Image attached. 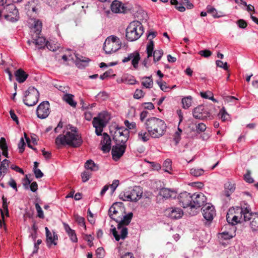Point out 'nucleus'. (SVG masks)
<instances>
[{
  "label": "nucleus",
  "mask_w": 258,
  "mask_h": 258,
  "mask_svg": "<svg viewBox=\"0 0 258 258\" xmlns=\"http://www.w3.org/2000/svg\"><path fill=\"white\" fill-rule=\"evenodd\" d=\"M130 9L117 1H113L111 5V10L115 13H126Z\"/></svg>",
  "instance_id": "nucleus-19"
},
{
  "label": "nucleus",
  "mask_w": 258,
  "mask_h": 258,
  "mask_svg": "<svg viewBox=\"0 0 258 258\" xmlns=\"http://www.w3.org/2000/svg\"><path fill=\"white\" fill-rule=\"evenodd\" d=\"M102 140L101 141V150L104 153H108L111 150V139L107 133L102 134Z\"/></svg>",
  "instance_id": "nucleus-20"
},
{
  "label": "nucleus",
  "mask_w": 258,
  "mask_h": 258,
  "mask_svg": "<svg viewBox=\"0 0 258 258\" xmlns=\"http://www.w3.org/2000/svg\"><path fill=\"white\" fill-rule=\"evenodd\" d=\"M85 167L86 169L91 171H96L98 170V166L91 160L87 161L85 164Z\"/></svg>",
  "instance_id": "nucleus-31"
},
{
  "label": "nucleus",
  "mask_w": 258,
  "mask_h": 258,
  "mask_svg": "<svg viewBox=\"0 0 258 258\" xmlns=\"http://www.w3.org/2000/svg\"><path fill=\"white\" fill-rule=\"evenodd\" d=\"M154 43L153 40L151 39L150 40V41L149 43L147 44V53L148 55V58L152 56V54L154 52Z\"/></svg>",
  "instance_id": "nucleus-35"
},
{
  "label": "nucleus",
  "mask_w": 258,
  "mask_h": 258,
  "mask_svg": "<svg viewBox=\"0 0 258 258\" xmlns=\"http://www.w3.org/2000/svg\"><path fill=\"white\" fill-rule=\"evenodd\" d=\"M144 93L142 90L137 89L134 93V98L139 99L144 97Z\"/></svg>",
  "instance_id": "nucleus-51"
},
{
  "label": "nucleus",
  "mask_w": 258,
  "mask_h": 258,
  "mask_svg": "<svg viewBox=\"0 0 258 258\" xmlns=\"http://www.w3.org/2000/svg\"><path fill=\"white\" fill-rule=\"evenodd\" d=\"M8 183L10 187L16 191H18L17 183L14 179L11 178Z\"/></svg>",
  "instance_id": "nucleus-62"
},
{
  "label": "nucleus",
  "mask_w": 258,
  "mask_h": 258,
  "mask_svg": "<svg viewBox=\"0 0 258 258\" xmlns=\"http://www.w3.org/2000/svg\"><path fill=\"white\" fill-rule=\"evenodd\" d=\"M6 10L15 17H17L19 14L18 10L14 4L7 5Z\"/></svg>",
  "instance_id": "nucleus-34"
},
{
  "label": "nucleus",
  "mask_w": 258,
  "mask_h": 258,
  "mask_svg": "<svg viewBox=\"0 0 258 258\" xmlns=\"http://www.w3.org/2000/svg\"><path fill=\"white\" fill-rule=\"evenodd\" d=\"M237 24L240 28L244 29L247 26L246 22L243 19H240L237 21Z\"/></svg>",
  "instance_id": "nucleus-58"
},
{
  "label": "nucleus",
  "mask_w": 258,
  "mask_h": 258,
  "mask_svg": "<svg viewBox=\"0 0 258 258\" xmlns=\"http://www.w3.org/2000/svg\"><path fill=\"white\" fill-rule=\"evenodd\" d=\"M9 166V161L7 159L3 160L0 166V176L2 174V170L7 169Z\"/></svg>",
  "instance_id": "nucleus-52"
},
{
  "label": "nucleus",
  "mask_w": 258,
  "mask_h": 258,
  "mask_svg": "<svg viewBox=\"0 0 258 258\" xmlns=\"http://www.w3.org/2000/svg\"><path fill=\"white\" fill-rule=\"evenodd\" d=\"M142 85L146 88H152L153 85V81L152 76L144 77L142 78Z\"/></svg>",
  "instance_id": "nucleus-30"
},
{
  "label": "nucleus",
  "mask_w": 258,
  "mask_h": 258,
  "mask_svg": "<svg viewBox=\"0 0 258 258\" xmlns=\"http://www.w3.org/2000/svg\"><path fill=\"white\" fill-rule=\"evenodd\" d=\"M156 83L159 86L160 89L164 92H166L167 89L169 88V87L167 86L166 83L164 82H162L161 80H157Z\"/></svg>",
  "instance_id": "nucleus-43"
},
{
  "label": "nucleus",
  "mask_w": 258,
  "mask_h": 258,
  "mask_svg": "<svg viewBox=\"0 0 258 258\" xmlns=\"http://www.w3.org/2000/svg\"><path fill=\"white\" fill-rule=\"evenodd\" d=\"M159 195L163 198L168 199V198H175L176 196V192L175 190L163 188L159 190Z\"/></svg>",
  "instance_id": "nucleus-24"
},
{
  "label": "nucleus",
  "mask_w": 258,
  "mask_h": 258,
  "mask_svg": "<svg viewBox=\"0 0 258 258\" xmlns=\"http://www.w3.org/2000/svg\"><path fill=\"white\" fill-rule=\"evenodd\" d=\"M31 182V180H30L29 179H28V176L26 175V178L24 179L23 183V186L24 187V188L25 189H29V185L30 184Z\"/></svg>",
  "instance_id": "nucleus-56"
},
{
  "label": "nucleus",
  "mask_w": 258,
  "mask_h": 258,
  "mask_svg": "<svg viewBox=\"0 0 258 258\" xmlns=\"http://www.w3.org/2000/svg\"><path fill=\"white\" fill-rule=\"evenodd\" d=\"M129 135V131H125L124 135L122 136H120V134L114 133L113 140L115 144L126 145L125 144L128 139Z\"/></svg>",
  "instance_id": "nucleus-21"
},
{
  "label": "nucleus",
  "mask_w": 258,
  "mask_h": 258,
  "mask_svg": "<svg viewBox=\"0 0 258 258\" xmlns=\"http://www.w3.org/2000/svg\"><path fill=\"white\" fill-rule=\"evenodd\" d=\"M96 255L98 258H103L105 255V251L102 247H99L96 250Z\"/></svg>",
  "instance_id": "nucleus-50"
},
{
  "label": "nucleus",
  "mask_w": 258,
  "mask_h": 258,
  "mask_svg": "<svg viewBox=\"0 0 258 258\" xmlns=\"http://www.w3.org/2000/svg\"><path fill=\"white\" fill-rule=\"evenodd\" d=\"M3 200V208L2 210L4 212L6 213V215L9 216V210H8V203L7 202V199L4 196L2 197Z\"/></svg>",
  "instance_id": "nucleus-39"
},
{
  "label": "nucleus",
  "mask_w": 258,
  "mask_h": 258,
  "mask_svg": "<svg viewBox=\"0 0 258 258\" xmlns=\"http://www.w3.org/2000/svg\"><path fill=\"white\" fill-rule=\"evenodd\" d=\"M106 115H107L106 113H99L98 116L94 117L93 119L92 124L95 128L96 135L98 136L101 135L103 128L106 125L107 121L105 118Z\"/></svg>",
  "instance_id": "nucleus-7"
},
{
  "label": "nucleus",
  "mask_w": 258,
  "mask_h": 258,
  "mask_svg": "<svg viewBox=\"0 0 258 258\" xmlns=\"http://www.w3.org/2000/svg\"><path fill=\"white\" fill-rule=\"evenodd\" d=\"M244 180L245 182L251 183L253 182V179L250 176V171L248 170H246V173L244 175Z\"/></svg>",
  "instance_id": "nucleus-44"
},
{
  "label": "nucleus",
  "mask_w": 258,
  "mask_h": 258,
  "mask_svg": "<svg viewBox=\"0 0 258 258\" xmlns=\"http://www.w3.org/2000/svg\"><path fill=\"white\" fill-rule=\"evenodd\" d=\"M91 177V173L88 171H84L81 174V178L83 182H86L89 180Z\"/></svg>",
  "instance_id": "nucleus-47"
},
{
  "label": "nucleus",
  "mask_w": 258,
  "mask_h": 258,
  "mask_svg": "<svg viewBox=\"0 0 258 258\" xmlns=\"http://www.w3.org/2000/svg\"><path fill=\"white\" fill-rule=\"evenodd\" d=\"M63 226L66 232L67 233V234L70 237L71 240L73 242H77L78 239L74 230H72L68 224H66V223H63Z\"/></svg>",
  "instance_id": "nucleus-27"
},
{
  "label": "nucleus",
  "mask_w": 258,
  "mask_h": 258,
  "mask_svg": "<svg viewBox=\"0 0 258 258\" xmlns=\"http://www.w3.org/2000/svg\"><path fill=\"white\" fill-rule=\"evenodd\" d=\"M119 39L116 36L107 37L104 43L103 50L106 54H111L118 50L120 47Z\"/></svg>",
  "instance_id": "nucleus-5"
},
{
  "label": "nucleus",
  "mask_w": 258,
  "mask_h": 258,
  "mask_svg": "<svg viewBox=\"0 0 258 258\" xmlns=\"http://www.w3.org/2000/svg\"><path fill=\"white\" fill-rule=\"evenodd\" d=\"M113 73V71L111 69L106 71L103 75L100 76V79L101 80H104L105 79L110 76Z\"/></svg>",
  "instance_id": "nucleus-55"
},
{
  "label": "nucleus",
  "mask_w": 258,
  "mask_h": 258,
  "mask_svg": "<svg viewBox=\"0 0 258 258\" xmlns=\"http://www.w3.org/2000/svg\"><path fill=\"white\" fill-rule=\"evenodd\" d=\"M45 230L46 231L47 245L48 246H50V245L53 243L54 245H56V242H53L52 240L53 236L50 231L49 230L48 228L47 227H45Z\"/></svg>",
  "instance_id": "nucleus-32"
},
{
  "label": "nucleus",
  "mask_w": 258,
  "mask_h": 258,
  "mask_svg": "<svg viewBox=\"0 0 258 258\" xmlns=\"http://www.w3.org/2000/svg\"><path fill=\"white\" fill-rule=\"evenodd\" d=\"M74 218H75V221L81 226H83L84 227H86L84 218H82V217H80L78 215H75Z\"/></svg>",
  "instance_id": "nucleus-42"
},
{
  "label": "nucleus",
  "mask_w": 258,
  "mask_h": 258,
  "mask_svg": "<svg viewBox=\"0 0 258 258\" xmlns=\"http://www.w3.org/2000/svg\"><path fill=\"white\" fill-rule=\"evenodd\" d=\"M192 198L191 209H198L206 204L207 198L202 192H195L192 195Z\"/></svg>",
  "instance_id": "nucleus-11"
},
{
  "label": "nucleus",
  "mask_w": 258,
  "mask_h": 258,
  "mask_svg": "<svg viewBox=\"0 0 258 258\" xmlns=\"http://www.w3.org/2000/svg\"><path fill=\"white\" fill-rule=\"evenodd\" d=\"M199 54L202 56L207 58L211 55L212 52L209 50L205 49L200 51Z\"/></svg>",
  "instance_id": "nucleus-54"
},
{
  "label": "nucleus",
  "mask_w": 258,
  "mask_h": 258,
  "mask_svg": "<svg viewBox=\"0 0 258 258\" xmlns=\"http://www.w3.org/2000/svg\"><path fill=\"white\" fill-rule=\"evenodd\" d=\"M168 216L172 219L181 218L183 214V211L180 208H169L166 210Z\"/></svg>",
  "instance_id": "nucleus-22"
},
{
  "label": "nucleus",
  "mask_w": 258,
  "mask_h": 258,
  "mask_svg": "<svg viewBox=\"0 0 258 258\" xmlns=\"http://www.w3.org/2000/svg\"><path fill=\"white\" fill-rule=\"evenodd\" d=\"M16 81L19 83H24L28 78V75L22 69H19L15 73Z\"/></svg>",
  "instance_id": "nucleus-25"
},
{
  "label": "nucleus",
  "mask_w": 258,
  "mask_h": 258,
  "mask_svg": "<svg viewBox=\"0 0 258 258\" xmlns=\"http://www.w3.org/2000/svg\"><path fill=\"white\" fill-rule=\"evenodd\" d=\"M111 227L112 228L110 229V231L114 237L115 240L118 241L120 239H125L128 233L127 229L125 227V226H122L119 229H117L120 234L118 233L116 228L113 227V225H111Z\"/></svg>",
  "instance_id": "nucleus-17"
},
{
  "label": "nucleus",
  "mask_w": 258,
  "mask_h": 258,
  "mask_svg": "<svg viewBox=\"0 0 258 258\" xmlns=\"http://www.w3.org/2000/svg\"><path fill=\"white\" fill-rule=\"evenodd\" d=\"M133 216V213H128L126 215H124L121 217V219L119 220L117 225V229H119L122 225L124 226H126V225H128L130 223Z\"/></svg>",
  "instance_id": "nucleus-23"
},
{
  "label": "nucleus",
  "mask_w": 258,
  "mask_h": 258,
  "mask_svg": "<svg viewBox=\"0 0 258 258\" xmlns=\"http://www.w3.org/2000/svg\"><path fill=\"white\" fill-rule=\"evenodd\" d=\"M140 58L139 53L138 51H135L133 53L128 54L127 57H124L122 61V62L125 63L131 60L132 64L134 68L135 69H137Z\"/></svg>",
  "instance_id": "nucleus-18"
},
{
  "label": "nucleus",
  "mask_w": 258,
  "mask_h": 258,
  "mask_svg": "<svg viewBox=\"0 0 258 258\" xmlns=\"http://www.w3.org/2000/svg\"><path fill=\"white\" fill-rule=\"evenodd\" d=\"M206 129V126L205 124L203 123H199L196 126V130L198 133L203 132Z\"/></svg>",
  "instance_id": "nucleus-57"
},
{
  "label": "nucleus",
  "mask_w": 258,
  "mask_h": 258,
  "mask_svg": "<svg viewBox=\"0 0 258 258\" xmlns=\"http://www.w3.org/2000/svg\"><path fill=\"white\" fill-rule=\"evenodd\" d=\"M163 54V51L162 49L155 50L152 54L154 57V61L156 62L160 60Z\"/></svg>",
  "instance_id": "nucleus-36"
},
{
  "label": "nucleus",
  "mask_w": 258,
  "mask_h": 258,
  "mask_svg": "<svg viewBox=\"0 0 258 258\" xmlns=\"http://www.w3.org/2000/svg\"><path fill=\"white\" fill-rule=\"evenodd\" d=\"M76 65L79 69L84 68L88 65V63L90 61V59L89 58L79 55L78 54L76 55Z\"/></svg>",
  "instance_id": "nucleus-26"
},
{
  "label": "nucleus",
  "mask_w": 258,
  "mask_h": 258,
  "mask_svg": "<svg viewBox=\"0 0 258 258\" xmlns=\"http://www.w3.org/2000/svg\"><path fill=\"white\" fill-rule=\"evenodd\" d=\"M35 208L37 211V212L38 213L37 216L39 218H44V216L43 215V212L41 208L40 207V206L37 204H35Z\"/></svg>",
  "instance_id": "nucleus-48"
},
{
  "label": "nucleus",
  "mask_w": 258,
  "mask_h": 258,
  "mask_svg": "<svg viewBox=\"0 0 258 258\" xmlns=\"http://www.w3.org/2000/svg\"><path fill=\"white\" fill-rule=\"evenodd\" d=\"M0 148L2 150L8 149L6 141L4 138H2L0 140Z\"/></svg>",
  "instance_id": "nucleus-59"
},
{
  "label": "nucleus",
  "mask_w": 258,
  "mask_h": 258,
  "mask_svg": "<svg viewBox=\"0 0 258 258\" xmlns=\"http://www.w3.org/2000/svg\"><path fill=\"white\" fill-rule=\"evenodd\" d=\"M143 33V27L138 21L132 22L126 29V37L130 41L137 40Z\"/></svg>",
  "instance_id": "nucleus-3"
},
{
  "label": "nucleus",
  "mask_w": 258,
  "mask_h": 258,
  "mask_svg": "<svg viewBox=\"0 0 258 258\" xmlns=\"http://www.w3.org/2000/svg\"><path fill=\"white\" fill-rule=\"evenodd\" d=\"M216 65L217 67L222 68L225 71L228 70V66L226 62H223L221 60H217L216 61Z\"/></svg>",
  "instance_id": "nucleus-46"
},
{
  "label": "nucleus",
  "mask_w": 258,
  "mask_h": 258,
  "mask_svg": "<svg viewBox=\"0 0 258 258\" xmlns=\"http://www.w3.org/2000/svg\"><path fill=\"white\" fill-rule=\"evenodd\" d=\"M234 214V208H231L228 210L226 215V220L229 222V219L231 218Z\"/></svg>",
  "instance_id": "nucleus-63"
},
{
  "label": "nucleus",
  "mask_w": 258,
  "mask_h": 258,
  "mask_svg": "<svg viewBox=\"0 0 258 258\" xmlns=\"http://www.w3.org/2000/svg\"><path fill=\"white\" fill-rule=\"evenodd\" d=\"M37 117L41 119L46 118L50 113L49 103L44 101L38 106L36 110Z\"/></svg>",
  "instance_id": "nucleus-14"
},
{
  "label": "nucleus",
  "mask_w": 258,
  "mask_h": 258,
  "mask_svg": "<svg viewBox=\"0 0 258 258\" xmlns=\"http://www.w3.org/2000/svg\"><path fill=\"white\" fill-rule=\"evenodd\" d=\"M204 170L201 169H191L190 170V174L195 177H199L203 175Z\"/></svg>",
  "instance_id": "nucleus-40"
},
{
  "label": "nucleus",
  "mask_w": 258,
  "mask_h": 258,
  "mask_svg": "<svg viewBox=\"0 0 258 258\" xmlns=\"http://www.w3.org/2000/svg\"><path fill=\"white\" fill-rule=\"evenodd\" d=\"M192 115L196 119L204 120L210 117V113L206 107L199 105L193 110Z\"/></svg>",
  "instance_id": "nucleus-12"
},
{
  "label": "nucleus",
  "mask_w": 258,
  "mask_h": 258,
  "mask_svg": "<svg viewBox=\"0 0 258 258\" xmlns=\"http://www.w3.org/2000/svg\"><path fill=\"white\" fill-rule=\"evenodd\" d=\"M38 96L39 93L36 89L34 88L29 89L25 92V96L23 99V102L28 106H33L37 103Z\"/></svg>",
  "instance_id": "nucleus-8"
},
{
  "label": "nucleus",
  "mask_w": 258,
  "mask_h": 258,
  "mask_svg": "<svg viewBox=\"0 0 258 258\" xmlns=\"http://www.w3.org/2000/svg\"><path fill=\"white\" fill-rule=\"evenodd\" d=\"M203 217L208 221H211L216 214L215 209L211 204H205L202 208Z\"/></svg>",
  "instance_id": "nucleus-15"
},
{
  "label": "nucleus",
  "mask_w": 258,
  "mask_h": 258,
  "mask_svg": "<svg viewBox=\"0 0 258 258\" xmlns=\"http://www.w3.org/2000/svg\"><path fill=\"white\" fill-rule=\"evenodd\" d=\"M10 114L11 118L13 120V121H14L17 123V124H19V121L18 120V118L15 114L14 111L13 110H11L10 111Z\"/></svg>",
  "instance_id": "nucleus-61"
},
{
  "label": "nucleus",
  "mask_w": 258,
  "mask_h": 258,
  "mask_svg": "<svg viewBox=\"0 0 258 258\" xmlns=\"http://www.w3.org/2000/svg\"><path fill=\"white\" fill-rule=\"evenodd\" d=\"M172 162L170 159H166L163 163V167L165 172L169 173V171L172 170Z\"/></svg>",
  "instance_id": "nucleus-38"
},
{
  "label": "nucleus",
  "mask_w": 258,
  "mask_h": 258,
  "mask_svg": "<svg viewBox=\"0 0 258 258\" xmlns=\"http://www.w3.org/2000/svg\"><path fill=\"white\" fill-rule=\"evenodd\" d=\"M124 125L127 128V129L132 130L136 127V123L134 122L130 123L128 120H125L124 122Z\"/></svg>",
  "instance_id": "nucleus-60"
},
{
  "label": "nucleus",
  "mask_w": 258,
  "mask_h": 258,
  "mask_svg": "<svg viewBox=\"0 0 258 258\" xmlns=\"http://www.w3.org/2000/svg\"><path fill=\"white\" fill-rule=\"evenodd\" d=\"M123 210L122 203H114L108 210V216L116 222H118L121 219Z\"/></svg>",
  "instance_id": "nucleus-6"
},
{
  "label": "nucleus",
  "mask_w": 258,
  "mask_h": 258,
  "mask_svg": "<svg viewBox=\"0 0 258 258\" xmlns=\"http://www.w3.org/2000/svg\"><path fill=\"white\" fill-rule=\"evenodd\" d=\"M142 192L139 187H135L130 191H125L120 194V199L124 201H137L141 197Z\"/></svg>",
  "instance_id": "nucleus-9"
},
{
  "label": "nucleus",
  "mask_w": 258,
  "mask_h": 258,
  "mask_svg": "<svg viewBox=\"0 0 258 258\" xmlns=\"http://www.w3.org/2000/svg\"><path fill=\"white\" fill-rule=\"evenodd\" d=\"M246 212H250L249 210L246 209V208L243 210V209L242 208H239V207H237L235 209H234V215L235 216H238V219L241 221V220H244V214L246 213Z\"/></svg>",
  "instance_id": "nucleus-28"
},
{
  "label": "nucleus",
  "mask_w": 258,
  "mask_h": 258,
  "mask_svg": "<svg viewBox=\"0 0 258 258\" xmlns=\"http://www.w3.org/2000/svg\"><path fill=\"white\" fill-rule=\"evenodd\" d=\"M119 183V180H114L112 182V183L109 186L110 187L112 192H114L116 188L118 186Z\"/></svg>",
  "instance_id": "nucleus-64"
},
{
  "label": "nucleus",
  "mask_w": 258,
  "mask_h": 258,
  "mask_svg": "<svg viewBox=\"0 0 258 258\" xmlns=\"http://www.w3.org/2000/svg\"><path fill=\"white\" fill-rule=\"evenodd\" d=\"M42 30V23L39 20L34 21L31 33L33 41H32L36 45L38 46L39 49L44 48L46 42L45 39L40 37V35Z\"/></svg>",
  "instance_id": "nucleus-4"
},
{
  "label": "nucleus",
  "mask_w": 258,
  "mask_h": 258,
  "mask_svg": "<svg viewBox=\"0 0 258 258\" xmlns=\"http://www.w3.org/2000/svg\"><path fill=\"white\" fill-rule=\"evenodd\" d=\"M218 115L220 116V118L223 121L227 120L229 116L224 107L220 110Z\"/></svg>",
  "instance_id": "nucleus-41"
},
{
  "label": "nucleus",
  "mask_w": 258,
  "mask_h": 258,
  "mask_svg": "<svg viewBox=\"0 0 258 258\" xmlns=\"http://www.w3.org/2000/svg\"><path fill=\"white\" fill-rule=\"evenodd\" d=\"M83 143L81 136L78 133L67 132L64 135L58 136L55 139L57 146L68 145L73 148H78Z\"/></svg>",
  "instance_id": "nucleus-2"
},
{
  "label": "nucleus",
  "mask_w": 258,
  "mask_h": 258,
  "mask_svg": "<svg viewBox=\"0 0 258 258\" xmlns=\"http://www.w3.org/2000/svg\"><path fill=\"white\" fill-rule=\"evenodd\" d=\"M126 148V145L115 144L111 149L112 159L114 161L119 160L123 155Z\"/></svg>",
  "instance_id": "nucleus-16"
},
{
  "label": "nucleus",
  "mask_w": 258,
  "mask_h": 258,
  "mask_svg": "<svg viewBox=\"0 0 258 258\" xmlns=\"http://www.w3.org/2000/svg\"><path fill=\"white\" fill-rule=\"evenodd\" d=\"M25 145H26V144L24 142V140L23 138H22L20 140V141L19 144H18V148L19 149V152L20 153H22L24 151Z\"/></svg>",
  "instance_id": "nucleus-53"
},
{
  "label": "nucleus",
  "mask_w": 258,
  "mask_h": 258,
  "mask_svg": "<svg viewBox=\"0 0 258 258\" xmlns=\"http://www.w3.org/2000/svg\"><path fill=\"white\" fill-rule=\"evenodd\" d=\"M181 102L183 108L187 109L191 106L192 97L190 96L184 97L182 99Z\"/></svg>",
  "instance_id": "nucleus-33"
},
{
  "label": "nucleus",
  "mask_w": 258,
  "mask_h": 258,
  "mask_svg": "<svg viewBox=\"0 0 258 258\" xmlns=\"http://www.w3.org/2000/svg\"><path fill=\"white\" fill-rule=\"evenodd\" d=\"M74 95L71 94H66L62 99L63 100H64L66 102H67L68 104H69L71 106L73 107H76L77 103L74 101L73 98H74Z\"/></svg>",
  "instance_id": "nucleus-29"
},
{
  "label": "nucleus",
  "mask_w": 258,
  "mask_h": 258,
  "mask_svg": "<svg viewBox=\"0 0 258 258\" xmlns=\"http://www.w3.org/2000/svg\"><path fill=\"white\" fill-rule=\"evenodd\" d=\"M150 137V136L148 133H147L143 131H141L138 134L139 139L144 142L148 141L149 140Z\"/></svg>",
  "instance_id": "nucleus-37"
},
{
  "label": "nucleus",
  "mask_w": 258,
  "mask_h": 258,
  "mask_svg": "<svg viewBox=\"0 0 258 258\" xmlns=\"http://www.w3.org/2000/svg\"><path fill=\"white\" fill-rule=\"evenodd\" d=\"M249 226L252 231L258 230V213H245L244 221H249Z\"/></svg>",
  "instance_id": "nucleus-13"
},
{
  "label": "nucleus",
  "mask_w": 258,
  "mask_h": 258,
  "mask_svg": "<svg viewBox=\"0 0 258 258\" xmlns=\"http://www.w3.org/2000/svg\"><path fill=\"white\" fill-rule=\"evenodd\" d=\"M206 10L207 13L211 14L214 18H215V16L217 14V10L215 8L208 5L206 8Z\"/></svg>",
  "instance_id": "nucleus-49"
},
{
  "label": "nucleus",
  "mask_w": 258,
  "mask_h": 258,
  "mask_svg": "<svg viewBox=\"0 0 258 258\" xmlns=\"http://www.w3.org/2000/svg\"><path fill=\"white\" fill-rule=\"evenodd\" d=\"M177 199L178 204L182 206L183 208L189 207V209L192 210V195H190L189 192H187V191L180 192L177 197Z\"/></svg>",
  "instance_id": "nucleus-10"
},
{
  "label": "nucleus",
  "mask_w": 258,
  "mask_h": 258,
  "mask_svg": "<svg viewBox=\"0 0 258 258\" xmlns=\"http://www.w3.org/2000/svg\"><path fill=\"white\" fill-rule=\"evenodd\" d=\"M238 222H241V221L238 219V216H233L231 217V218H229V224H231V225H235V224H237Z\"/></svg>",
  "instance_id": "nucleus-45"
},
{
  "label": "nucleus",
  "mask_w": 258,
  "mask_h": 258,
  "mask_svg": "<svg viewBox=\"0 0 258 258\" xmlns=\"http://www.w3.org/2000/svg\"><path fill=\"white\" fill-rule=\"evenodd\" d=\"M145 126L150 136L153 139H159L163 136L167 126L165 122L156 117H151L147 119Z\"/></svg>",
  "instance_id": "nucleus-1"
}]
</instances>
